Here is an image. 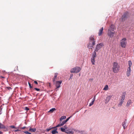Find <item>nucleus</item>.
<instances>
[{
    "instance_id": "aec40b11",
    "label": "nucleus",
    "mask_w": 134,
    "mask_h": 134,
    "mask_svg": "<svg viewBox=\"0 0 134 134\" xmlns=\"http://www.w3.org/2000/svg\"><path fill=\"white\" fill-rule=\"evenodd\" d=\"M109 87L107 85H106L105 86V87L103 89L104 90L107 91L108 90Z\"/></svg>"
},
{
    "instance_id": "c9c22d12",
    "label": "nucleus",
    "mask_w": 134,
    "mask_h": 134,
    "mask_svg": "<svg viewBox=\"0 0 134 134\" xmlns=\"http://www.w3.org/2000/svg\"><path fill=\"white\" fill-rule=\"evenodd\" d=\"M34 89L37 91H39L40 90L39 89L37 88H35Z\"/></svg>"
},
{
    "instance_id": "8fccbe9b",
    "label": "nucleus",
    "mask_w": 134,
    "mask_h": 134,
    "mask_svg": "<svg viewBox=\"0 0 134 134\" xmlns=\"http://www.w3.org/2000/svg\"><path fill=\"white\" fill-rule=\"evenodd\" d=\"M94 99H96V96H94Z\"/></svg>"
},
{
    "instance_id": "6ab92c4d",
    "label": "nucleus",
    "mask_w": 134,
    "mask_h": 134,
    "mask_svg": "<svg viewBox=\"0 0 134 134\" xmlns=\"http://www.w3.org/2000/svg\"><path fill=\"white\" fill-rule=\"evenodd\" d=\"M65 132L66 133H70V134H71L73 133V132L71 131H69L68 130H66Z\"/></svg>"
},
{
    "instance_id": "4468645a",
    "label": "nucleus",
    "mask_w": 134,
    "mask_h": 134,
    "mask_svg": "<svg viewBox=\"0 0 134 134\" xmlns=\"http://www.w3.org/2000/svg\"><path fill=\"white\" fill-rule=\"evenodd\" d=\"M57 128H56V129H54L51 132L52 133V134H55L56 133H58V132L57 131Z\"/></svg>"
},
{
    "instance_id": "b1692460",
    "label": "nucleus",
    "mask_w": 134,
    "mask_h": 134,
    "mask_svg": "<svg viewBox=\"0 0 134 134\" xmlns=\"http://www.w3.org/2000/svg\"><path fill=\"white\" fill-rule=\"evenodd\" d=\"M126 122L125 121L124 122L122 123V125L124 128V129H125V127L126 126Z\"/></svg>"
},
{
    "instance_id": "e433bc0d",
    "label": "nucleus",
    "mask_w": 134,
    "mask_h": 134,
    "mask_svg": "<svg viewBox=\"0 0 134 134\" xmlns=\"http://www.w3.org/2000/svg\"><path fill=\"white\" fill-rule=\"evenodd\" d=\"M92 47H91V48H89V47H88L89 51H92Z\"/></svg>"
},
{
    "instance_id": "bb28decb",
    "label": "nucleus",
    "mask_w": 134,
    "mask_h": 134,
    "mask_svg": "<svg viewBox=\"0 0 134 134\" xmlns=\"http://www.w3.org/2000/svg\"><path fill=\"white\" fill-rule=\"evenodd\" d=\"M55 127H51V128H50V127H49V128L48 129H46V131H50V130H51V129H53Z\"/></svg>"
},
{
    "instance_id": "79ce46f5",
    "label": "nucleus",
    "mask_w": 134,
    "mask_h": 134,
    "mask_svg": "<svg viewBox=\"0 0 134 134\" xmlns=\"http://www.w3.org/2000/svg\"><path fill=\"white\" fill-rule=\"evenodd\" d=\"M93 104V103L92 102H91L89 106H91Z\"/></svg>"
},
{
    "instance_id": "a19ab883",
    "label": "nucleus",
    "mask_w": 134,
    "mask_h": 134,
    "mask_svg": "<svg viewBox=\"0 0 134 134\" xmlns=\"http://www.w3.org/2000/svg\"><path fill=\"white\" fill-rule=\"evenodd\" d=\"M20 131V130H19V129H17L16 130H15L14 131L15 132H18V131Z\"/></svg>"
},
{
    "instance_id": "20e7f679",
    "label": "nucleus",
    "mask_w": 134,
    "mask_h": 134,
    "mask_svg": "<svg viewBox=\"0 0 134 134\" xmlns=\"http://www.w3.org/2000/svg\"><path fill=\"white\" fill-rule=\"evenodd\" d=\"M81 70L80 68L78 66H76L72 69L70 70V72L73 73H77Z\"/></svg>"
},
{
    "instance_id": "4c0bfd02",
    "label": "nucleus",
    "mask_w": 134,
    "mask_h": 134,
    "mask_svg": "<svg viewBox=\"0 0 134 134\" xmlns=\"http://www.w3.org/2000/svg\"><path fill=\"white\" fill-rule=\"evenodd\" d=\"M25 110H29V109L27 107H26L25 108Z\"/></svg>"
},
{
    "instance_id": "49530a36",
    "label": "nucleus",
    "mask_w": 134,
    "mask_h": 134,
    "mask_svg": "<svg viewBox=\"0 0 134 134\" xmlns=\"http://www.w3.org/2000/svg\"><path fill=\"white\" fill-rule=\"evenodd\" d=\"M94 101H93V100H92L91 102H92V103H93H93H94Z\"/></svg>"
},
{
    "instance_id": "c03bdc74",
    "label": "nucleus",
    "mask_w": 134,
    "mask_h": 134,
    "mask_svg": "<svg viewBox=\"0 0 134 134\" xmlns=\"http://www.w3.org/2000/svg\"><path fill=\"white\" fill-rule=\"evenodd\" d=\"M34 83H35V84H38L37 82V81H34Z\"/></svg>"
},
{
    "instance_id": "7ed1b4c3",
    "label": "nucleus",
    "mask_w": 134,
    "mask_h": 134,
    "mask_svg": "<svg viewBox=\"0 0 134 134\" xmlns=\"http://www.w3.org/2000/svg\"><path fill=\"white\" fill-rule=\"evenodd\" d=\"M89 42L88 45V47H93V46L95 44L96 41L94 39V36H91L89 38Z\"/></svg>"
},
{
    "instance_id": "37998d69",
    "label": "nucleus",
    "mask_w": 134,
    "mask_h": 134,
    "mask_svg": "<svg viewBox=\"0 0 134 134\" xmlns=\"http://www.w3.org/2000/svg\"><path fill=\"white\" fill-rule=\"evenodd\" d=\"M64 128L65 129H67V126H66V125H65V126H64Z\"/></svg>"
},
{
    "instance_id": "7c9ffc66",
    "label": "nucleus",
    "mask_w": 134,
    "mask_h": 134,
    "mask_svg": "<svg viewBox=\"0 0 134 134\" xmlns=\"http://www.w3.org/2000/svg\"><path fill=\"white\" fill-rule=\"evenodd\" d=\"M62 126L61 125V124H60H60L56 126L55 127H60V126Z\"/></svg>"
},
{
    "instance_id": "f03ea898",
    "label": "nucleus",
    "mask_w": 134,
    "mask_h": 134,
    "mask_svg": "<svg viewBox=\"0 0 134 134\" xmlns=\"http://www.w3.org/2000/svg\"><path fill=\"white\" fill-rule=\"evenodd\" d=\"M114 26L112 25H111L108 31V34L110 37H112L114 36Z\"/></svg>"
},
{
    "instance_id": "09e8293b",
    "label": "nucleus",
    "mask_w": 134,
    "mask_h": 134,
    "mask_svg": "<svg viewBox=\"0 0 134 134\" xmlns=\"http://www.w3.org/2000/svg\"><path fill=\"white\" fill-rule=\"evenodd\" d=\"M95 99H94L93 98V99H92V100H93V101H95Z\"/></svg>"
},
{
    "instance_id": "a18cd8bd",
    "label": "nucleus",
    "mask_w": 134,
    "mask_h": 134,
    "mask_svg": "<svg viewBox=\"0 0 134 134\" xmlns=\"http://www.w3.org/2000/svg\"><path fill=\"white\" fill-rule=\"evenodd\" d=\"M3 132L1 131H0V134H3Z\"/></svg>"
},
{
    "instance_id": "0eeeda50",
    "label": "nucleus",
    "mask_w": 134,
    "mask_h": 134,
    "mask_svg": "<svg viewBox=\"0 0 134 134\" xmlns=\"http://www.w3.org/2000/svg\"><path fill=\"white\" fill-rule=\"evenodd\" d=\"M128 12H125L123 14L122 16V20H124L128 18Z\"/></svg>"
},
{
    "instance_id": "f8f14e48",
    "label": "nucleus",
    "mask_w": 134,
    "mask_h": 134,
    "mask_svg": "<svg viewBox=\"0 0 134 134\" xmlns=\"http://www.w3.org/2000/svg\"><path fill=\"white\" fill-rule=\"evenodd\" d=\"M58 75V73H55L54 74V76L53 78V82H54L57 79V77Z\"/></svg>"
},
{
    "instance_id": "39448f33",
    "label": "nucleus",
    "mask_w": 134,
    "mask_h": 134,
    "mask_svg": "<svg viewBox=\"0 0 134 134\" xmlns=\"http://www.w3.org/2000/svg\"><path fill=\"white\" fill-rule=\"evenodd\" d=\"M127 43L126 39L125 38L122 39L120 42V46L123 48L125 47Z\"/></svg>"
},
{
    "instance_id": "a211bd4d",
    "label": "nucleus",
    "mask_w": 134,
    "mask_h": 134,
    "mask_svg": "<svg viewBox=\"0 0 134 134\" xmlns=\"http://www.w3.org/2000/svg\"><path fill=\"white\" fill-rule=\"evenodd\" d=\"M132 102L131 100H129L127 103L126 106L127 107H129V105L131 104Z\"/></svg>"
},
{
    "instance_id": "473e14b6",
    "label": "nucleus",
    "mask_w": 134,
    "mask_h": 134,
    "mask_svg": "<svg viewBox=\"0 0 134 134\" xmlns=\"http://www.w3.org/2000/svg\"><path fill=\"white\" fill-rule=\"evenodd\" d=\"M23 132L26 134H31V133L27 131H23Z\"/></svg>"
},
{
    "instance_id": "ddd939ff",
    "label": "nucleus",
    "mask_w": 134,
    "mask_h": 134,
    "mask_svg": "<svg viewBox=\"0 0 134 134\" xmlns=\"http://www.w3.org/2000/svg\"><path fill=\"white\" fill-rule=\"evenodd\" d=\"M103 27H102L99 30L98 32V35L99 36H100L102 35L103 32Z\"/></svg>"
},
{
    "instance_id": "3c124183",
    "label": "nucleus",
    "mask_w": 134,
    "mask_h": 134,
    "mask_svg": "<svg viewBox=\"0 0 134 134\" xmlns=\"http://www.w3.org/2000/svg\"><path fill=\"white\" fill-rule=\"evenodd\" d=\"M1 77L2 78H4V77L3 76H1Z\"/></svg>"
},
{
    "instance_id": "2eb2a0df",
    "label": "nucleus",
    "mask_w": 134,
    "mask_h": 134,
    "mask_svg": "<svg viewBox=\"0 0 134 134\" xmlns=\"http://www.w3.org/2000/svg\"><path fill=\"white\" fill-rule=\"evenodd\" d=\"M97 55L95 51H94L93 53L92 54V58H94L96 57Z\"/></svg>"
},
{
    "instance_id": "9d476101",
    "label": "nucleus",
    "mask_w": 134,
    "mask_h": 134,
    "mask_svg": "<svg viewBox=\"0 0 134 134\" xmlns=\"http://www.w3.org/2000/svg\"><path fill=\"white\" fill-rule=\"evenodd\" d=\"M131 68H128L127 69V70L126 72V75L127 77H129L131 75Z\"/></svg>"
},
{
    "instance_id": "58836bf2",
    "label": "nucleus",
    "mask_w": 134,
    "mask_h": 134,
    "mask_svg": "<svg viewBox=\"0 0 134 134\" xmlns=\"http://www.w3.org/2000/svg\"><path fill=\"white\" fill-rule=\"evenodd\" d=\"M26 128V127L25 126H24L23 127H22L20 128V129H24Z\"/></svg>"
},
{
    "instance_id": "1a4fd4ad",
    "label": "nucleus",
    "mask_w": 134,
    "mask_h": 134,
    "mask_svg": "<svg viewBox=\"0 0 134 134\" xmlns=\"http://www.w3.org/2000/svg\"><path fill=\"white\" fill-rule=\"evenodd\" d=\"M112 96H108L106 98L105 100V103H108L111 98Z\"/></svg>"
},
{
    "instance_id": "dca6fc26",
    "label": "nucleus",
    "mask_w": 134,
    "mask_h": 134,
    "mask_svg": "<svg viewBox=\"0 0 134 134\" xmlns=\"http://www.w3.org/2000/svg\"><path fill=\"white\" fill-rule=\"evenodd\" d=\"M29 131L31 132H35L36 131V129L35 128L32 129L31 127H30Z\"/></svg>"
},
{
    "instance_id": "423d86ee",
    "label": "nucleus",
    "mask_w": 134,
    "mask_h": 134,
    "mask_svg": "<svg viewBox=\"0 0 134 134\" xmlns=\"http://www.w3.org/2000/svg\"><path fill=\"white\" fill-rule=\"evenodd\" d=\"M62 82V81H57L56 83V88L55 89V90L57 91V90H56V89H57L58 88H59L60 87V85L61 84Z\"/></svg>"
},
{
    "instance_id": "5701e85b",
    "label": "nucleus",
    "mask_w": 134,
    "mask_h": 134,
    "mask_svg": "<svg viewBox=\"0 0 134 134\" xmlns=\"http://www.w3.org/2000/svg\"><path fill=\"white\" fill-rule=\"evenodd\" d=\"M132 63L131 62L130 60H129L128 62V65L129 66V67L128 68H131V67L132 65Z\"/></svg>"
},
{
    "instance_id": "f257e3e1",
    "label": "nucleus",
    "mask_w": 134,
    "mask_h": 134,
    "mask_svg": "<svg viewBox=\"0 0 134 134\" xmlns=\"http://www.w3.org/2000/svg\"><path fill=\"white\" fill-rule=\"evenodd\" d=\"M120 66L116 62H114L113 63L112 69L113 71L115 73H117L119 71Z\"/></svg>"
},
{
    "instance_id": "f3484780",
    "label": "nucleus",
    "mask_w": 134,
    "mask_h": 134,
    "mask_svg": "<svg viewBox=\"0 0 134 134\" xmlns=\"http://www.w3.org/2000/svg\"><path fill=\"white\" fill-rule=\"evenodd\" d=\"M91 62L92 65H94L95 60L94 58H91Z\"/></svg>"
},
{
    "instance_id": "4be33fe9",
    "label": "nucleus",
    "mask_w": 134,
    "mask_h": 134,
    "mask_svg": "<svg viewBox=\"0 0 134 134\" xmlns=\"http://www.w3.org/2000/svg\"><path fill=\"white\" fill-rule=\"evenodd\" d=\"M66 118V116H62L60 118V121H62V120L65 119Z\"/></svg>"
},
{
    "instance_id": "393cba45",
    "label": "nucleus",
    "mask_w": 134,
    "mask_h": 134,
    "mask_svg": "<svg viewBox=\"0 0 134 134\" xmlns=\"http://www.w3.org/2000/svg\"><path fill=\"white\" fill-rule=\"evenodd\" d=\"M124 100H123L121 99L120 100V103L119 104V105H120V106H121L122 103L124 102Z\"/></svg>"
},
{
    "instance_id": "f704fd0d",
    "label": "nucleus",
    "mask_w": 134,
    "mask_h": 134,
    "mask_svg": "<svg viewBox=\"0 0 134 134\" xmlns=\"http://www.w3.org/2000/svg\"><path fill=\"white\" fill-rule=\"evenodd\" d=\"M28 84L29 85V86L30 87V88H32V86H31V84L29 82L28 83Z\"/></svg>"
},
{
    "instance_id": "de8ad7c7",
    "label": "nucleus",
    "mask_w": 134,
    "mask_h": 134,
    "mask_svg": "<svg viewBox=\"0 0 134 134\" xmlns=\"http://www.w3.org/2000/svg\"><path fill=\"white\" fill-rule=\"evenodd\" d=\"M94 101H93V100H92L91 102H92V103H93H93H94Z\"/></svg>"
},
{
    "instance_id": "6e6552de",
    "label": "nucleus",
    "mask_w": 134,
    "mask_h": 134,
    "mask_svg": "<svg viewBox=\"0 0 134 134\" xmlns=\"http://www.w3.org/2000/svg\"><path fill=\"white\" fill-rule=\"evenodd\" d=\"M0 129H3V131H8V129L5 127V126L3 124H2L0 122Z\"/></svg>"
},
{
    "instance_id": "9b49d317",
    "label": "nucleus",
    "mask_w": 134,
    "mask_h": 134,
    "mask_svg": "<svg viewBox=\"0 0 134 134\" xmlns=\"http://www.w3.org/2000/svg\"><path fill=\"white\" fill-rule=\"evenodd\" d=\"M102 44L100 43L99 44H97L95 49V51L97 52L101 47Z\"/></svg>"
},
{
    "instance_id": "a878e982",
    "label": "nucleus",
    "mask_w": 134,
    "mask_h": 134,
    "mask_svg": "<svg viewBox=\"0 0 134 134\" xmlns=\"http://www.w3.org/2000/svg\"><path fill=\"white\" fill-rule=\"evenodd\" d=\"M10 128H12V129H18L19 128V127H15L14 126V125H11V126H10V127H9Z\"/></svg>"
},
{
    "instance_id": "72a5a7b5",
    "label": "nucleus",
    "mask_w": 134,
    "mask_h": 134,
    "mask_svg": "<svg viewBox=\"0 0 134 134\" xmlns=\"http://www.w3.org/2000/svg\"><path fill=\"white\" fill-rule=\"evenodd\" d=\"M6 88L9 90H10L12 89V88L9 87H6Z\"/></svg>"
},
{
    "instance_id": "ea45409f",
    "label": "nucleus",
    "mask_w": 134,
    "mask_h": 134,
    "mask_svg": "<svg viewBox=\"0 0 134 134\" xmlns=\"http://www.w3.org/2000/svg\"><path fill=\"white\" fill-rule=\"evenodd\" d=\"M73 75L72 74H71L70 75V78H72Z\"/></svg>"
},
{
    "instance_id": "c85d7f7f",
    "label": "nucleus",
    "mask_w": 134,
    "mask_h": 134,
    "mask_svg": "<svg viewBox=\"0 0 134 134\" xmlns=\"http://www.w3.org/2000/svg\"><path fill=\"white\" fill-rule=\"evenodd\" d=\"M66 123V122L65 121H64L62 122L61 123L60 122V124H61V125L62 126L64 125V124Z\"/></svg>"
},
{
    "instance_id": "412c9836",
    "label": "nucleus",
    "mask_w": 134,
    "mask_h": 134,
    "mask_svg": "<svg viewBox=\"0 0 134 134\" xmlns=\"http://www.w3.org/2000/svg\"><path fill=\"white\" fill-rule=\"evenodd\" d=\"M56 109L55 108H53L51 109L49 111V112H50L51 113H52L54 111L56 110Z\"/></svg>"
},
{
    "instance_id": "c756f323",
    "label": "nucleus",
    "mask_w": 134,
    "mask_h": 134,
    "mask_svg": "<svg viewBox=\"0 0 134 134\" xmlns=\"http://www.w3.org/2000/svg\"><path fill=\"white\" fill-rule=\"evenodd\" d=\"M125 98V95L124 94L122 95L121 96V99L124 100Z\"/></svg>"
},
{
    "instance_id": "cd10ccee",
    "label": "nucleus",
    "mask_w": 134,
    "mask_h": 134,
    "mask_svg": "<svg viewBox=\"0 0 134 134\" xmlns=\"http://www.w3.org/2000/svg\"><path fill=\"white\" fill-rule=\"evenodd\" d=\"M60 129L61 131L62 132H65L66 130L65 128L62 127L60 128Z\"/></svg>"
},
{
    "instance_id": "2f4dec72",
    "label": "nucleus",
    "mask_w": 134,
    "mask_h": 134,
    "mask_svg": "<svg viewBox=\"0 0 134 134\" xmlns=\"http://www.w3.org/2000/svg\"><path fill=\"white\" fill-rule=\"evenodd\" d=\"M72 117L71 116L69 117L68 118H67L66 120H65V121L66 122L69 120V119Z\"/></svg>"
}]
</instances>
